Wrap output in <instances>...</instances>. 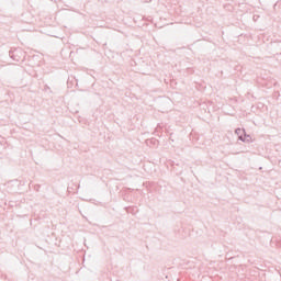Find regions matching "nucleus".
I'll use <instances>...</instances> for the list:
<instances>
[{
    "label": "nucleus",
    "mask_w": 281,
    "mask_h": 281,
    "mask_svg": "<svg viewBox=\"0 0 281 281\" xmlns=\"http://www.w3.org/2000/svg\"><path fill=\"white\" fill-rule=\"evenodd\" d=\"M235 133L238 136V139H240V142H245V139H246V138H244L245 130L236 128Z\"/></svg>",
    "instance_id": "nucleus-1"
},
{
    "label": "nucleus",
    "mask_w": 281,
    "mask_h": 281,
    "mask_svg": "<svg viewBox=\"0 0 281 281\" xmlns=\"http://www.w3.org/2000/svg\"><path fill=\"white\" fill-rule=\"evenodd\" d=\"M244 139L245 142H249V139H251L250 135H247L246 133L244 134Z\"/></svg>",
    "instance_id": "nucleus-2"
}]
</instances>
